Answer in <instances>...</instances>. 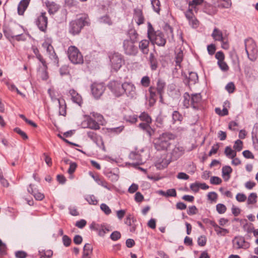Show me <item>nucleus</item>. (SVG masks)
Here are the masks:
<instances>
[{"label": "nucleus", "mask_w": 258, "mask_h": 258, "mask_svg": "<svg viewBox=\"0 0 258 258\" xmlns=\"http://www.w3.org/2000/svg\"><path fill=\"white\" fill-rule=\"evenodd\" d=\"M90 19L87 14H83L74 20H72L69 25V32L73 35H78L82 29L86 26L90 25Z\"/></svg>", "instance_id": "f257e3e1"}, {"label": "nucleus", "mask_w": 258, "mask_h": 258, "mask_svg": "<svg viewBox=\"0 0 258 258\" xmlns=\"http://www.w3.org/2000/svg\"><path fill=\"white\" fill-rule=\"evenodd\" d=\"M175 138V136L172 133L168 132L162 133L154 140V147L159 151H167L170 147V141L174 140Z\"/></svg>", "instance_id": "f03ea898"}, {"label": "nucleus", "mask_w": 258, "mask_h": 258, "mask_svg": "<svg viewBox=\"0 0 258 258\" xmlns=\"http://www.w3.org/2000/svg\"><path fill=\"white\" fill-rule=\"evenodd\" d=\"M245 50L248 58L251 61H255L258 55L256 44L252 38H248L244 41Z\"/></svg>", "instance_id": "7ed1b4c3"}, {"label": "nucleus", "mask_w": 258, "mask_h": 258, "mask_svg": "<svg viewBox=\"0 0 258 258\" xmlns=\"http://www.w3.org/2000/svg\"><path fill=\"white\" fill-rule=\"evenodd\" d=\"M68 55L70 60L74 64H82L84 62L83 56L81 52L75 46L69 47Z\"/></svg>", "instance_id": "20e7f679"}, {"label": "nucleus", "mask_w": 258, "mask_h": 258, "mask_svg": "<svg viewBox=\"0 0 258 258\" xmlns=\"http://www.w3.org/2000/svg\"><path fill=\"white\" fill-rule=\"evenodd\" d=\"M136 42L128 40V39L124 40L122 47L125 54L129 56H135L138 53V48L135 45Z\"/></svg>", "instance_id": "39448f33"}, {"label": "nucleus", "mask_w": 258, "mask_h": 258, "mask_svg": "<svg viewBox=\"0 0 258 258\" xmlns=\"http://www.w3.org/2000/svg\"><path fill=\"white\" fill-rule=\"evenodd\" d=\"M110 60L112 68L117 71L124 63L123 56L118 52H114L110 55Z\"/></svg>", "instance_id": "423d86ee"}, {"label": "nucleus", "mask_w": 258, "mask_h": 258, "mask_svg": "<svg viewBox=\"0 0 258 258\" xmlns=\"http://www.w3.org/2000/svg\"><path fill=\"white\" fill-rule=\"evenodd\" d=\"M125 94L130 99H135L137 95L136 88L135 85L129 82L123 83V94Z\"/></svg>", "instance_id": "0eeeda50"}, {"label": "nucleus", "mask_w": 258, "mask_h": 258, "mask_svg": "<svg viewBox=\"0 0 258 258\" xmlns=\"http://www.w3.org/2000/svg\"><path fill=\"white\" fill-rule=\"evenodd\" d=\"M35 24L40 31L46 32L48 24V18L45 12H41L35 20Z\"/></svg>", "instance_id": "6e6552de"}, {"label": "nucleus", "mask_w": 258, "mask_h": 258, "mask_svg": "<svg viewBox=\"0 0 258 258\" xmlns=\"http://www.w3.org/2000/svg\"><path fill=\"white\" fill-rule=\"evenodd\" d=\"M105 86L101 83H93L91 86V92L94 98H99L105 90Z\"/></svg>", "instance_id": "1a4fd4ad"}, {"label": "nucleus", "mask_w": 258, "mask_h": 258, "mask_svg": "<svg viewBox=\"0 0 258 258\" xmlns=\"http://www.w3.org/2000/svg\"><path fill=\"white\" fill-rule=\"evenodd\" d=\"M184 15L191 27L194 29L199 27L200 22L195 16L192 8H188V10L184 12Z\"/></svg>", "instance_id": "9d476101"}, {"label": "nucleus", "mask_w": 258, "mask_h": 258, "mask_svg": "<svg viewBox=\"0 0 258 258\" xmlns=\"http://www.w3.org/2000/svg\"><path fill=\"white\" fill-rule=\"evenodd\" d=\"M233 246L236 249L243 248L247 249L250 246V243L245 241L244 237L241 236H235L232 240Z\"/></svg>", "instance_id": "9b49d317"}, {"label": "nucleus", "mask_w": 258, "mask_h": 258, "mask_svg": "<svg viewBox=\"0 0 258 258\" xmlns=\"http://www.w3.org/2000/svg\"><path fill=\"white\" fill-rule=\"evenodd\" d=\"M90 228L97 231L98 235L101 237L104 236L107 232L110 231L109 227L106 224L104 223L99 224L94 222L90 224Z\"/></svg>", "instance_id": "f8f14e48"}, {"label": "nucleus", "mask_w": 258, "mask_h": 258, "mask_svg": "<svg viewBox=\"0 0 258 258\" xmlns=\"http://www.w3.org/2000/svg\"><path fill=\"white\" fill-rule=\"evenodd\" d=\"M108 87L116 96L119 97L123 94V83L117 81H112Z\"/></svg>", "instance_id": "ddd939ff"}, {"label": "nucleus", "mask_w": 258, "mask_h": 258, "mask_svg": "<svg viewBox=\"0 0 258 258\" xmlns=\"http://www.w3.org/2000/svg\"><path fill=\"white\" fill-rule=\"evenodd\" d=\"M42 47L46 49L50 58L53 61L54 63L57 64L58 63V58L51 43L48 41H45L42 43Z\"/></svg>", "instance_id": "4468645a"}, {"label": "nucleus", "mask_w": 258, "mask_h": 258, "mask_svg": "<svg viewBox=\"0 0 258 258\" xmlns=\"http://www.w3.org/2000/svg\"><path fill=\"white\" fill-rule=\"evenodd\" d=\"M149 40L153 44H156L159 46H164L166 42L163 33L159 31Z\"/></svg>", "instance_id": "2eb2a0df"}, {"label": "nucleus", "mask_w": 258, "mask_h": 258, "mask_svg": "<svg viewBox=\"0 0 258 258\" xmlns=\"http://www.w3.org/2000/svg\"><path fill=\"white\" fill-rule=\"evenodd\" d=\"M202 96L200 93L193 94L191 96V106L195 110H199L201 107Z\"/></svg>", "instance_id": "dca6fc26"}, {"label": "nucleus", "mask_w": 258, "mask_h": 258, "mask_svg": "<svg viewBox=\"0 0 258 258\" xmlns=\"http://www.w3.org/2000/svg\"><path fill=\"white\" fill-rule=\"evenodd\" d=\"M133 19L138 26L144 23L145 18L141 9L136 8L134 10Z\"/></svg>", "instance_id": "f3484780"}, {"label": "nucleus", "mask_w": 258, "mask_h": 258, "mask_svg": "<svg viewBox=\"0 0 258 258\" xmlns=\"http://www.w3.org/2000/svg\"><path fill=\"white\" fill-rule=\"evenodd\" d=\"M184 152L183 147L179 145H175L171 152V158L173 160H176L184 154Z\"/></svg>", "instance_id": "a211bd4d"}, {"label": "nucleus", "mask_w": 258, "mask_h": 258, "mask_svg": "<svg viewBox=\"0 0 258 258\" xmlns=\"http://www.w3.org/2000/svg\"><path fill=\"white\" fill-rule=\"evenodd\" d=\"M69 94L71 96L72 101L79 106H81L83 103V99L81 95L73 89L70 90Z\"/></svg>", "instance_id": "6ab92c4d"}, {"label": "nucleus", "mask_w": 258, "mask_h": 258, "mask_svg": "<svg viewBox=\"0 0 258 258\" xmlns=\"http://www.w3.org/2000/svg\"><path fill=\"white\" fill-rule=\"evenodd\" d=\"M28 191L32 194L36 200L41 201L44 198V196L43 194L38 191V190L34 187V185L30 184L28 188Z\"/></svg>", "instance_id": "aec40b11"}, {"label": "nucleus", "mask_w": 258, "mask_h": 258, "mask_svg": "<svg viewBox=\"0 0 258 258\" xmlns=\"http://www.w3.org/2000/svg\"><path fill=\"white\" fill-rule=\"evenodd\" d=\"M45 3L48 9V12L50 15L56 13L60 8L59 5L54 2L46 1Z\"/></svg>", "instance_id": "412c9836"}, {"label": "nucleus", "mask_w": 258, "mask_h": 258, "mask_svg": "<svg viewBox=\"0 0 258 258\" xmlns=\"http://www.w3.org/2000/svg\"><path fill=\"white\" fill-rule=\"evenodd\" d=\"M151 123H140L139 127L145 132L149 137H151L155 133V130L150 126Z\"/></svg>", "instance_id": "4be33fe9"}, {"label": "nucleus", "mask_w": 258, "mask_h": 258, "mask_svg": "<svg viewBox=\"0 0 258 258\" xmlns=\"http://www.w3.org/2000/svg\"><path fill=\"white\" fill-rule=\"evenodd\" d=\"M31 0H22L18 7V13L19 15H23L27 9Z\"/></svg>", "instance_id": "5701e85b"}, {"label": "nucleus", "mask_w": 258, "mask_h": 258, "mask_svg": "<svg viewBox=\"0 0 258 258\" xmlns=\"http://www.w3.org/2000/svg\"><path fill=\"white\" fill-rule=\"evenodd\" d=\"M149 41L146 39L141 40L139 42V47L143 53L147 54L149 51Z\"/></svg>", "instance_id": "b1692460"}, {"label": "nucleus", "mask_w": 258, "mask_h": 258, "mask_svg": "<svg viewBox=\"0 0 258 258\" xmlns=\"http://www.w3.org/2000/svg\"><path fill=\"white\" fill-rule=\"evenodd\" d=\"M149 61L151 69L152 71L156 70L158 66V62L157 58L153 53H151L150 54Z\"/></svg>", "instance_id": "393cba45"}, {"label": "nucleus", "mask_w": 258, "mask_h": 258, "mask_svg": "<svg viewBox=\"0 0 258 258\" xmlns=\"http://www.w3.org/2000/svg\"><path fill=\"white\" fill-rule=\"evenodd\" d=\"M129 157L131 159L136 161V163H133L134 166L139 165L142 163L141 156L136 152H132L129 155Z\"/></svg>", "instance_id": "a878e982"}, {"label": "nucleus", "mask_w": 258, "mask_h": 258, "mask_svg": "<svg viewBox=\"0 0 258 258\" xmlns=\"http://www.w3.org/2000/svg\"><path fill=\"white\" fill-rule=\"evenodd\" d=\"M93 247L89 243L85 244L83 247L82 258H90V255L92 254Z\"/></svg>", "instance_id": "bb28decb"}, {"label": "nucleus", "mask_w": 258, "mask_h": 258, "mask_svg": "<svg viewBox=\"0 0 258 258\" xmlns=\"http://www.w3.org/2000/svg\"><path fill=\"white\" fill-rule=\"evenodd\" d=\"M87 127L92 130H99L100 125L99 123L93 118L89 117L87 118Z\"/></svg>", "instance_id": "cd10ccee"}, {"label": "nucleus", "mask_w": 258, "mask_h": 258, "mask_svg": "<svg viewBox=\"0 0 258 258\" xmlns=\"http://www.w3.org/2000/svg\"><path fill=\"white\" fill-rule=\"evenodd\" d=\"M232 169L229 166H224L222 167V177L226 181H228L230 177V174Z\"/></svg>", "instance_id": "c85d7f7f"}, {"label": "nucleus", "mask_w": 258, "mask_h": 258, "mask_svg": "<svg viewBox=\"0 0 258 258\" xmlns=\"http://www.w3.org/2000/svg\"><path fill=\"white\" fill-rule=\"evenodd\" d=\"M59 104V114L65 116L66 114V104L63 99H56Z\"/></svg>", "instance_id": "c756f323"}, {"label": "nucleus", "mask_w": 258, "mask_h": 258, "mask_svg": "<svg viewBox=\"0 0 258 258\" xmlns=\"http://www.w3.org/2000/svg\"><path fill=\"white\" fill-rule=\"evenodd\" d=\"M157 86L155 90L158 94H163L166 86V83L161 79H158L157 82Z\"/></svg>", "instance_id": "7c9ffc66"}, {"label": "nucleus", "mask_w": 258, "mask_h": 258, "mask_svg": "<svg viewBox=\"0 0 258 258\" xmlns=\"http://www.w3.org/2000/svg\"><path fill=\"white\" fill-rule=\"evenodd\" d=\"M186 83L189 84H195L198 81V74L195 72H190L186 79Z\"/></svg>", "instance_id": "2f4dec72"}, {"label": "nucleus", "mask_w": 258, "mask_h": 258, "mask_svg": "<svg viewBox=\"0 0 258 258\" xmlns=\"http://www.w3.org/2000/svg\"><path fill=\"white\" fill-rule=\"evenodd\" d=\"M212 37L215 41H220L223 39L225 37L221 30L217 28H215L212 34Z\"/></svg>", "instance_id": "473e14b6"}, {"label": "nucleus", "mask_w": 258, "mask_h": 258, "mask_svg": "<svg viewBox=\"0 0 258 258\" xmlns=\"http://www.w3.org/2000/svg\"><path fill=\"white\" fill-rule=\"evenodd\" d=\"M127 35L130 38V39H128V40L135 42L138 41L139 34L135 29H130L128 30Z\"/></svg>", "instance_id": "72a5a7b5"}, {"label": "nucleus", "mask_w": 258, "mask_h": 258, "mask_svg": "<svg viewBox=\"0 0 258 258\" xmlns=\"http://www.w3.org/2000/svg\"><path fill=\"white\" fill-rule=\"evenodd\" d=\"M139 119L144 122V123H151L152 119L150 115L146 112H142L139 116Z\"/></svg>", "instance_id": "f704fd0d"}, {"label": "nucleus", "mask_w": 258, "mask_h": 258, "mask_svg": "<svg viewBox=\"0 0 258 258\" xmlns=\"http://www.w3.org/2000/svg\"><path fill=\"white\" fill-rule=\"evenodd\" d=\"M224 154L227 157L230 159H233L236 156V152L234 150H232L230 146L226 147Z\"/></svg>", "instance_id": "c9c22d12"}, {"label": "nucleus", "mask_w": 258, "mask_h": 258, "mask_svg": "<svg viewBox=\"0 0 258 258\" xmlns=\"http://www.w3.org/2000/svg\"><path fill=\"white\" fill-rule=\"evenodd\" d=\"M183 97V100L182 103L183 106L186 108H189L191 106V96L188 93L185 92L184 93Z\"/></svg>", "instance_id": "e433bc0d"}, {"label": "nucleus", "mask_w": 258, "mask_h": 258, "mask_svg": "<svg viewBox=\"0 0 258 258\" xmlns=\"http://www.w3.org/2000/svg\"><path fill=\"white\" fill-rule=\"evenodd\" d=\"M151 4L153 10L159 14L160 11L161 3L159 0H151Z\"/></svg>", "instance_id": "4c0bfd02"}, {"label": "nucleus", "mask_w": 258, "mask_h": 258, "mask_svg": "<svg viewBox=\"0 0 258 258\" xmlns=\"http://www.w3.org/2000/svg\"><path fill=\"white\" fill-rule=\"evenodd\" d=\"M8 248L6 243L0 239V256H4L7 254Z\"/></svg>", "instance_id": "58836bf2"}, {"label": "nucleus", "mask_w": 258, "mask_h": 258, "mask_svg": "<svg viewBox=\"0 0 258 258\" xmlns=\"http://www.w3.org/2000/svg\"><path fill=\"white\" fill-rule=\"evenodd\" d=\"M151 80L150 78L145 76L142 77L141 80V84L144 87H148L150 86Z\"/></svg>", "instance_id": "ea45409f"}, {"label": "nucleus", "mask_w": 258, "mask_h": 258, "mask_svg": "<svg viewBox=\"0 0 258 258\" xmlns=\"http://www.w3.org/2000/svg\"><path fill=\"white\" fill-rule=\"evenodd\" d=\"M257 195L256 193H251L248 197L247 204L252 205L256 202Z\"/></svg>", "instance_id": "a19ab883"}, {"label": "nucleus", "mask_w": 258, "mask_h": 258, "mask_svg": "<svg viewBox=\"0 0 258 258\" xmlns=\"http://www.w3.org/2000/svg\"><path fill=\"white\" fill-rule=\"evenodd\" d=\"M85 199L90 205H96L98 203V201L94 195L87 196Z\"/></svg>", "instance_id": "79ce46f5"}, {"label": "nucleus", "mask_w": 258, "mask_h": 258, "mask_svg": "<svg viewBox=\"0 0 258 258\" xmlns=\"http://www.w3.org/2000/svg\"><path fill=\"white\" fill-rule=\"evenodd\" d=\"M232 3L231 0H220V4L218 5L219 7L223 8H229L231 7Z\"/></svg>", "instance_id": "37998d69"}, {"label": "nucleus", "mask_w": 258, "mask_h": 258, "mask_svg": "<svg viewBox=\"0 0 258 258\" xmlns=\"http://www.w3.org/2000/svg\"><path fill=\"white\" fill-rule=\"evenodd\" d=\"M233 148L236 152H239L243 148V142L240 140H237L233 146Z\"/></svg>", "instance_id": "c03bdc74"}, {"label": "nucleus", "mask_w": 258, "mask_h": 258, "mask_svg": "<svg viewBox=\"0 0 258 258\" xmlns=\"http://www.w3.org/2000/svg\"><path fill=\"white\" fill-rule=\"evenodd\" d=\"M157 31H155L154 28L150 23H148V37L150 39L152 36H153L155 34H156Z\"/></svg>", "instance_id": "a18cd8bd"}, {"label": "nucleus", "mask_w": 258, "mask_h": 258, "mask_svg": "<svg viewBox=\"0 0 258 258\" xmlns=\"http://www.w3.org/2000/svg\"><path fill=\"white\" fill-rule=\"evenodd\" d=\"M203 2V0H192L190 1L188 3V8H192L193 10H196V6L201 4Z\"/></svg>", "instance_id": "49530a36"}, {"label": "nucleus", "mask_w": 258, "mask_h": 258, "mask_svg": "<svg viewBox=\"0 0 258 258\" xmlns=\"http://www.w3.org/2000/svg\"><path fill=\"white\" fill-rule=\"evenodd\" d=\"M205 11L209 15H214L216 13L217 10L215 7L211 5H208L205 7Z\"/></svg>", "instance_id": "de8ad7c7"}, {"label": "nucleus", "mask_w": 258, "mask_h": 258, "mask_svg": "<svg viewBox=\"0 0 258 258\" xmlns=\"http://www.w3.org/2000/svg\"><path fill=\"white\" fill-rule=\"evenodd\" d=\"M172 119L174 122H175L176 121H181L182 120L183 117L182 115L180 113H179V112H178L177 111H174L172 113Z\"/></svg>", "instance_id": "09e8293b"}, {"label": "nucleus", "mask_w": 258, "mask_h": 258, "mask_svg": "<svg viewBox=\"0 0 258 258\" xmlns=\"http://www.w3.org/2000/svg\"><path fill=\"white\" fill-rule=\"evenodd\" d=\"M215 231L218 235L225 236L229 233V230L227 229L223 228L218 226V228H215Z\"/></svg>", "instance_id": "8fccbe9b"}, {"label": "nucleus", "mask_w": 258, "mask_h": 258, "mask_svg": "<svg viewBox=\"0 0 258 258\" xmlns=\"http://www.w3.org/2000/svg\"><path fill=\"white\" fill-rule=\"evenodd\" d=\"M226 210V207L224 204H218L216 205V210L219 214H224Z\"/></svg>", "instance_id": "3c124183"}, {"label": "nucleus", "mask_w": 258, "mask_h": 258, "mask_svg": "<svg viewBox=\"0 0 258 258\" xmlns=\"http://www.w3.org/2000/svg\"><path fill=\"white\" fill-rule=\"evenodd\" d=\"M14 131L19 134L23 140H27L28 137L27 134L23 131H22L20 128L16 127L14 128Z\"/></svg>", "instance_id": "603ef678"}, {"label": "nucleus", "mask_w": 258, "mask_h": 258, "mask_svg": "<svg viewBox=\"0 0 258 258\" xmlns=\"http://www.w3.org/2000/svg\"><path fill=\"white\" fill-rule=\"evenodd\" d=\"M183 54L182 52H179L177 54L175 57V63L176 66H178L179 68L181 67L180 63L182 61Z\"/></svg>", "instance_id": "864d4df0"}, {"label": "nucleus", "mask_w": 258, "mask_h": 258, "mask_svg": "<svg viewBox=\"0 0 258 258\" xmlns=\"http://www.w3.org/2000/svg\"><path fill=\"white\" fill-rule=\"evenodd\" d=\"M218 64L220 69L223 72H227L229 70V67L227 63L224 60L218 62Z\"/></svg>", "instance_id": "5fc2aeb1"}, {"label": "nucleus", "mask_w": 258, "mask_h": 258, "mask_svg": "<svg viewBox=\"0 0 258 258\" xmlns=\"http://www.w3.org/2000/svg\"><path fill=\"white\" fill-rule=\"evenodd\" d=\"M207 243V238L204 235H202L198 239V244L200 246H204Z\"/></svg>", "instance_id": "6e6d98bb"}, {"label": "nucleus", "mask_w": 258, "mask_h": 258, "mask_svg": "<svg viewBox=\"0 0 258 258\" xmlns=\"http://www.w3.org/2000/svg\"><path fill=\"white\" fill-rule=\"evenodd\" d=\"M100 209L106 215H109L111 213V209L105 204H102L100 205Z\"/></svg>", "instance_id": "4d7b16f0"}, {"label": "nucleus", "mask_w": 258, "mask_h": 258, "mask_svg": "<svg viewBox=\"0 0 258 258\" xmlns=\"http://www.w3.org/2000/svg\"><path fill=\"white\" fill-rule=\"evenodd\" d=\"M138 120V116L137 115H130L125 118V120L131 123H136Z\"/></svg>", "instance_id": "13d9d810"}, {"label": "nucleus", "mask_w": 258, "mask_h": 258, "mask_svg": "<svg viewBox=\"0 0 258 258\" xmlns=\"http://www.w3.org/2000/svg\"><path fill=\"white\" fill-rule=\"evenodd\" d=\"M77 167V164L75 162H70V167L68 170V172L69 174H72L76 170Z\"/></svg>", "instance_id": "bf43d9fd"}, {"label": "nucleus", "mask_w": 258, "mask_h": 258, "mask_svg": "<svg viewBox=\"0 0 258 258\" xmlns=\"http://www.w3.org/2000/svg\"><path fill=\"white\" fill-rule=\"evenodd\" d=\"M219 148V145L218 143H216V144H214L212 147L209 152L208 155L209 156H212L213 154H215L217 153L218 149Z\"/></svg>", "instance_id": "052dcab7"}, {"label": "nucleus", "mask_w": 258, "mask_h": 258, "mask_svg": "<svg viewBox=\"0 0 258 258\" xmlns=\"http://www.w3.org/2000/svg\"><path fill=\"white\" fill-rule=\"evenodd\" d=\"M88 137L93 142H96L98 140V136L97 134L93 132H89L87 133Z\"/></svg>", "instance_id": "680f3d73"}, {"label": "nucleus", "mask_w": 258, "mask_h": 258, "mask_svg": "<svg viewBox=\"0 0 258 258\" xmlns=\"http://www.w3.org/2000/svg\"><path fill=\"white\" fill-rule=\"evenodd\" d=\"M211 184L218 185L222 182V179L217 176H212L210 179Z\"/></svg>", "instance_id": "e2e57ef3"}, {"label": "nucleus", "mask_w": 258, "mask_h": 258, "mask_svg": "<svg viewBox=\"0 0 258 258\" xmlns=\"http://www.w3.org/2000/svg\"><path fill=\"white\" fill-rule=\"evenodd\" d=\"M198 210L195 206L189 207L187 213L189 215H195L198 213Z\"/></svg>", "instance_id": "0e129e2a"}, {"label": "nucleus", "mask_w": 258, "mask_h": 258, "mask_svg": "<svg viewBox=\"0 0 258 258\" xmlns=\"http://www.w3.org/2000/svg\"><path fill=\"white\" fill-rule=\"evenodd\" d=\"M120 237L121 234L120 232L117 231L113 232L110 235V238L113 241L117 240Z\"/></svg>", "instance_id": "69168bd1"}, {"label": "nucleus", "mask_w": 258, "mask_h": 258, "mask_svg": "<svg viewBox=\"0 0 258 258\" xmlns=\"http://www.w3.org/2000/svg\"><path fill=\"white\" fill-rule=\"evenodd\" d=\"M226 89L229 93L234 92L235 89V87L234 83L233 82H230L228 83L226 86Z\"/></svg>", "instance_id": "338daca9"}, {"label": "nucleus", "mask_w": 258, "mask_h": 258, "mask_svg": "<svg viewBox=\"0 0 258 258\" xmlns=\"http://www.w3.org/2000/svg\"><path fill=\"white\" fill-rule=\"evenodd\" d=\"M252 139L254 148L256 150H258V135H252Z\"/></svg>", "instance_id": "774afa93"}]
</instances>
